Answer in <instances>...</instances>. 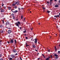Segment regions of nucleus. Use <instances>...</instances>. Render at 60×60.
<instances>
[{
  "label": "nucleus",
  "mask_w": 60,
  "mask_h": 60,
  "mask_svg": "<svg viewBox=\"0 0 60 60\" xmlns=\"http://www.w3.org/2000/svg\"><path fill=\"white\" fill-rule=\"evenodd\" d=\"M15 47H14V49H15Z\"/></svg>",
  "instance_id": "0e129e2a"
},
{
  "label": "nucleus",
  "mask_w": 60,
  "mask_h": 60,
  "mask_svg": "<svg viewBox=\"0 0 60 60\" xmlns=\"http://www.w3.org/2000/svg\"><path fill=\"white\" fill-rule=\"evenodd\" d=\"M20 29H22V28H21V27H20Z\"/></svg>",
  "instance_id": "f704fd0d"
},
{
  "label": "nucleus",
  "mask_w": 60,
  "mask_h": 60,
  "mask_svg": "<svg viewBox=\"0 0 60 60\" xmlns=\"http://www.w3.org/2000/svg\"><path fill=\"white\" fill-rule=\"evenodd\" d=\"M16 26H17L19 28V25L20 24V22H18L17 23H16Z\"/></svg>",
  "instance_id": "f257e3e1"
},
{
  "label": "nucleus",
  "mask_w": 60,
  "mask_h": 60,
  "mask_svg": "<svg viewBox=\"0 0 60 60\" xmlns=\"http://www.w3.org/2000/svg\"><path fill=\"white\" fill-rule=\"evenodd\" d=\"M18 12V11H17V10H16V11L15 10V12H14L15 13H16V12Z\"/></svg>",
  "instance_id": "dca6fc26"
},
{
  "label": "nucleus",
  "mask_w": 60,
  "mask_h": 60,
  "mask_svg": "<svg viewBox=\"0 0 60 60\" xmlns=\"http://www.w3.org/2000/svg\"><path fill=\"white\" fill-rule=\"evenodd\" d=\"M15 4H16V3L15 4H13V6H15Z\"/></svg>",
  "instance_id": "a878e982"
},
{
  "label": "nucleus",
  "mask_w": 60,
  "mask_h": 60,
  "mask_svg": "<svg viewBox=\"0 0 60 60\" xmlns=\"http://www.w3.org/2000/svg\"><path fill=\"white\" fill-rule=\"evenodd\" d=\"M59 3H60V0H59Z\"/></svg>",
  "instance_id": "4c0bfd02"
},
{
  "label": "nucleus",
  "mask_w": 60,
  "mask_h": 60,
  "mask_svg": "<svg viewBox=\"0 0 60 60\" xmlns=\"http://www.w3.org/2000/svg\"><path fill=\"white\" fill-rule=\"evenodd\" d=\"M25 38L26 39H28V38L27 37H26V38Z\"/></svg>",
  "instance_id": "c85d7f7f"
},
{
  "label": "nucleus",
  "mask_w": 60,
  "mask_h": 60,
  "mask_svg": "<svg viewBox=\"0 0 60 60\" xmlns=\"http://www.w3.org/2000/svg\"><path fill=\"white\" fill-rule=\"evenodd\" d=\"M49 60V58H46V59H45V60Z\"/></svg>",
  "instance_id": "f3484780"
},
{
  "label": "nucleus",
  "mask_w": 60,
  "mask_h": 60,
  "mask_svg": "<svg viewBox=\"0 0 60 60\" xmlns=\"http://www.w3.org/2000/svg\"><path fill=\"white\" fill-rule=\"evenodd\" d=\"M52 0H50V2H52Z\"/></svg>",
  "instance_id": "c03bdc74"
},
{
  "label": "nucleus",
  "mask_w": 60,
  "mask_h": 60,
  "mask_svg": "<svg viewBox=\"0 0 60 60\" xmlns=\"http://www.w3.org/2000/svg\"><path fill=\"white\" fill-rule=\"evenodd\" d=\"M15 43H16L17 42H16V40H15Z\"/></svg>",
  "instance_id": "aec40b11"
},
{
  "label": "nucleus",
  "mask_w": 60,
  "mask_h": 60,
  "mask_svg": "<svg viewBox=\"0 0 60 60\" xmlns=\"http://www.w3.org/2000/svg\"><path fill=\"white\" fill-rule=\"evenodd\" d=\"M52 37V36H51L50 37V38H51V37Z\"/></svg>",
  "instance_id": "680f3d73"
},
{
  "label": "nucleus",
  "mask_w": 60,
  "mask_h": 60,
  "mask_svg": "<svg viewBox=\"0 0 60 60\" xmlns=\"http://www.w3.org/2000/svg\"><path fill=\"white\" fill-rule=\"evenodd\" d=\"M8 9L9 10H11V8H10V7H8Z\"/></svg>",
  "instance_id": "6ab92c4d"
},
{
  "label": "nucleus",
  "mask_w": 60,
  "mask_h": 60,
  "mask_svg": "<svg viewBox=\"0 0 60 60\" xmlns=\"http://www.w3.org/2000/svg\"><path fill=\"white\" fill-rule=\"evenodd\" d=\"M38 60H39L40 59V58H38Z\"/></svg>",
  "instance_id": "6e6d98bb"
},
{
  "label": "nucleus",
  "mask_w": 60,
  "mask_h": 60,
  "mask_svg": "<svg viewBox=\"0 0 60 60\" xmlns=\"http://www.w3.org/2000/svg\"><path fill=\"white\" fill-rule=\"evenodd\" d=\"M13 51L15 53H16V52H17V50H16V49H15Z\"/></svg>",
  "instance_id": "20e7f679"
},
{
  "label": "nucleus",
  "mask_w": 60,
  "mask_h": 60,
  "mask_svg": "<svg viewBox=\"0 0 60 60\" xmlns=\"http://www.w3.org/2000/svg\"><path fill=\"white\" fill-rule=\"evenodd\" d=\"M1 26H0V28H1Z\"/></svg>",
  "instance_id": "69168bd1"
},
{
  "label": "nucleus",
  "mask_w": 60,
  "mask_h": 60,
  "mask_svg": "<svg viewBox=\"0 0 60 60\" xmlns=\"http://www.w3.org/2000/svg\"><path fill=\"white\" fill-rule=\"evenodd\" d=\"M42 56H44V55H43V54H42Z\"/></svg>",
  "instance_id": "e2e57ef3"
},
{
  "label": "nucleus",
  "mask_w": 60,
  "mask_h": 60,
  "mask_svg": "<svg viewBox=\"0 0 60 60\" xmlns=\"http://www.w3.org/2000/svg\"><path fill=\"white\" fill-rule=\"evenodd\" d=\"M23 32L24 33H26V31L25 30V31H23Z\"/></svg>",
  "instance_id": "5701e85b"
},
{
  "label": "nucleus",
  "mask_w": 60,
  "mask_h": 60,
  "mask_svg": "<svg viewBox=\"0 0 60 60\" xmlns=\"http://www.w3.org/2000/svg\"><path fill=\"white\" fill-rule=\"evenodd\" d=\"M2 22H3V23H4V20H2Z\"/></svg>",
  "instance_id": "2f4dec72"
},
{
  "label": "nucleus",
  "mask_w": 60,
  "mask_h": 60,
  "mask_svg": "<svg viewBox=\"0 0 60 60\" xmlns=\"http://www.w3.org/2000/svg\"><path fill=\"white\" fill-rule=\"evenodd\" d=\"M47 3H48V4H49V2L48 1H47Z\"/></svg>",
  "instance_id": "09e8293b"
},
{
  "label": "nucleus",
  "mask_w": 60,
  "mask_h": 60,
  "mask_svg": "<svg viewBox=\"0 0 60 60\" xmlns=\"http://www.w3.org/2000/svg\"><path fill=\"white\" fill-rule=\"evenodd\" d=\"M21 19H23V16H22L21 17Z\"/></svg>",
  "instance_id": "4be33fe9"
},
{
  "label": "nucleus",
  "mask_w": 60,
  "mask_h": 60,
  "mask_svg": "<svg viewBox=\"0 0 60 60\" xmlns=\"http://www.w3.org/2000/svg\"><path fill=\"white\" fill-rule=\"evenodd\" d=\"M18 9H19V10H20V8H18Z\"/></svg>",
  "instance_id": "49530a36"
},
{
  "label": "nucleus",
  "mask_w": 60,
  "mask_h": 60,
  "mask_svg": "<svg viewBox=\"0 0 60 60\" xmlns=\"http://www.w3.org/2000/svg\"><path fill=\"white\" fill-rule=\"evenodd\" d=\"M15 10H14V9H12L11 10V11L13 12H15Z\"/></svg>",
  "instance_id": "39448f33"
},
{
  "label": "nucleus",
  "mask_w": 60,
  "mask_h": 60,
  "mask_svg": "<svg viewBox=\"0 0 60 60\" xmlns=\"http://www.w3.org/2000/svg\"><path fill=\"white\" fill-rule=\"evenodd\" d=\"M51 57V58H52V56L51 55H50Z\"/></svg>",
  "instance_id": "393cba45"
},
{
  "label": "nucleus",
  "mask_w": 60,
  "mask_h": 60,
  "mask_svg": "<svg viewBox=\"0 0 60 60\" xmlns=\"http://www.w3.org/2000/svg\"><path fill=\"white\" fill-rule=\"evenodd\" d=\"M35 41L34 42L35 43H37V39H36V38H35Z\"/></svg>",
  "instance_id": "423d86ee"
},
{
  "label": "nucleus",
  "mask_w": 60,
  "mask_h": 60,
  "mask_svg": "<svg viewBox=\"0 0 60 60\" xmlns=\"http://www.w3.org/2000/svg\"><path fill=\"white\" fill-rule=\"evenodd\" d=\"M18 55V54H17V53H16V54L15 55Z\"/></svg>",
  "instance_id": "79ce46f5"
},
{
  "label": "nucleus",
  "mask_w": 60,
  "mask_h": 60,
  "mask_svg": "<svg viewBox=\"0 0 60 60\" xmlns=\"http://www.w3.org/2000/svg\"><path fill=\"white\" fill-rule=\"evenodd\" d=\"M10 42L11 43H13V40L11 39L10 41Z\"/></svg>",
  "instance_id": "f03ea898"
},
{
  "label": "nucleus",
  "mask_w": 60,
  "mask_h": 60,
  "mask_svg": "<svg viewBox=\"0 0 60 60\" xmlns=\"http://www.w3.org/2000/svg\"><path fill=\"white\" fill-rule=\"evenodd\" d=\"M32 46H33V48H35L36 47V46H35V45H33Z\"/></svg>",
  "instance_id": "1a4fd4ad"
},
{
  "label": "nucleus",
  "mask_w": 60,
  "mask_h": 60,
  "mask_svg": "<svg viewBox=\"0 0 60 60\" xmlns=\"http://www.w3.org/2000/svg\"><path fill=\"white\" fill-rule=\"evenodd\" d=\"M2 57V55H0V57Z\"/></svg>",
  "instance_id": "a19ab883"
},
{
  "label": "nucleus",
  "mask_w": 60,
  "mask_h": 60,
  "mask_svg": "<svg viewBox=\"0 0 60 60\" xmlns=\"http://www.w3.org/2000/svg\"><path fill=\"white\" fill-rule=\"evenodd\" d=\"M60 51H58V53H60Z\"/></svg>",
  "instance_id": "c756f323"
},
{
  "label": "nucleus",
  "mask_w": 60,
  "mask_h": 60,
  "mask_svg": "<svg viewBox=\"0 0 60 60\" xmlns=\"http://www.w3.org/2000/svg\"><path fill=\"white\" fill-rule=\"evenodd\" d=\"M31 30H32V28H31Z\"/></svg>",
  "instance_id": "052dcab7"
},
{
  "label": "nucleus",
  "mask_w": 60,
  "mask_h": 60,
  "mask_svg": "<svg viewBox=\"0 0 60 60\" xmlns=\"http://www.w3.org/2000/svg\"><path fill=\"white\" fill-rule=\"evenodd\" d=\"M15 4H17V5H19V2H16L15 3Z\"/></svg>",
  "instance_id": "9b49d317"
},
{
  "label": "nucleus",
  "mask_w": 60,
  "mask_h": 60,
  "mask_svg": "<svg viewBox=\"0 0 60 60\" xmlns=\"http://www.w3.org/2000/svg\"><path fill=\"white\" fill-rule=\"evenodd\" d=\"M59 46H60V45H59Z\"/></svg>",
  "instance_id": "338daca9"
},
{
  "label": "nucleus",
  "mask_w": 60,
  "mask_h": 60,
  "mask_svg": "<svg viewBox=\"0 0 60 60\" xmlns=\"http://www.w3.org/2000/svg\"><path fill=\"white\" fill-rule=\"evenodd\" d=\"M25 18H24V21H25Z\"/></svg>",
  "instance_id": "864d4df0"
},
{
  "label": "nucleus",
  "mask_w": 60,
  "mask_h": 60,
  "mask_svg": "<svg viewBox=\"0 0 60 60\" xmlns=\"http://www.w3.org/2000/svg\"><path fill=\"white\" fill-rule=\"evenodd\" d=\"M33 38H31V40H33Z\"/></svg>",
  "instance_id": "bf43d9fd"
},
{
  "label": "nucleus",
  "mask_w": 60,
  "mask_h": 60,
  "mask_svg": "<svg viewBox=\"0 0 60 60\" xmlns=\"http://www.w3.org/2000/svg\"><path fill=\"white\" fill-rule=\"evenodd\" d=\"M13 19H15V17L14 16H13Z\"/></svg>",
  "instance_id": "bb28decb"
},
{
  "label": "nucleus",
  "mask_w": 60,
  "mask_h": 60,
  "mask_svg": "<svg viewBox=\"0 0 60 60\" xmlns=\"http://www.w3.org/2000/svg\"><path fill=\"white\" fill-rule=\"evenodd\" d=\"M0 33H4V31H0Z\"/></svg>",
  "instance_id": "2eb2a0df"
},
{
  "label": "nucleus",
  "mask_w": 60,
  "mask_h": 60,
  "mask_svg": "<svg viewBox=\"0 0 60 60\" xmlns=\"http://www.w3.org/2000/svg\"><path fill=\"white\" fill-rule=\"evenodd\" d=\"M59 15L60 16V13H59Z\"/></svg>",
  "instance_id": "5fc2aeb1"
},
{
  "label": "nucleus",
  "mask_w": 60,
  "mask_h": 60,
  "mask_svg": "<svg viewBox=\"0 0 60 60\" xmlns=\"http://www.w3.org/2000/svg\"><path fill=\"white\" fill-rule=\"evenodd\" d=\"M55 7H58V5H57V4L56 5H55Z\"/></svg>",
  "instance_id": "f8f14e48"
},
{
  "label": "nucleus",
  "mask_w": 60,
  "mask_h": 60,
  "mask_svg": "<svg viewBox=\"0 0 60 60\" xmlns=\"http://www.w3.org/2000/svg\"><path fill=\"white\" fill-rule=\"evenodd\" d=\"M26 35V34H25L24 35Z\"/></svg>",
  "instance_id": "774afa93"
},
{
  "label": "nucleus",
  "mask_w": 60,
  "mask_h": 60,
  "mask_svg": "<svg viewBox=\"0 0 60 60\" xmlns=\"http://www.w3.org/2000/svg\"><path fill=\"white\" fill-rule=\"evenodd\" d=\"M54 1H57V0H54Z\"/></svg>",
  "instance_id": "8fccbe9b"
},
{
  "label": "nucleus",
  "mask_w": 60,
  "mask_h": 60,
  "mask_svg": "<svg viewBox=\"0 0 60 60\" xmlns=\"http://www.w3.org/2000/svg\"><path fill=\"white\" fill-rule=\"evenodd\" d=\"M0 26L1 27H2L3 26H2V25H0Z\"/></svg>",
  "instance_id": "473e14b6"
},
{
  "label": "nucleus",
  "mask_w": 60,
  "mask_h": 60,
  "mask_svg": "<svg viewBox=\"0 0 60 60\" xmlns=\"http://www.w3.org/2000/svg\"><path fill=\"white\" fill-rule=\"evenodd\" d=\"M28 46V45H26V47H27V46Z\"/></svg>",
  "instance_id": "37998d69"
},
{
  "label": "nucleus",
  "mask_w": 60,
  "mask_h": 60,
  "mask_svg": "<svg viewBox=\"0 0 60 60\" xmlns=\"http://www.w3.org/2000/svg\"><path fill=\"white\" fill-rule=\"evenodd\" d=\"M4 11V9H2L1 10V12H3V11Z\"/></svg>",
  "instance_id": "ddd939ff"
},
{
  "label": "nucleus",
  "mask_w": 60,
  "mask_h": 60,
  "mask_svg": "<svg viewBox=\"0 0 60 60\" xmlns=\"http://www.w3.org/2000/svg\"><path fill=\"white\" fill-rule=\"evenodd\" d=\"M50 58V57H49V56L48 57V58H49H49Z\"/></svg>",
  "instance_id": "58836bf2"
},
{
  "label": "nucleus",
  "mask_w": 60,
  "mask_h": 60,
  "mask_svg": "<svg viewBox=\"0 0 60 60\" xmlns=\"http://www.w3.org/2000/svg\"><path fill=\"white\" fill-rule=\"evenodd\" d=\"M54 56H56V57L58 56L57 55H56V54H55Z\"/></svg>",
  "instance_id": "9d476101"
},
{
  "label": "nucleus",
  "mask_w": 60,
  "mask_h": 60,
  "mask_svg": "<svg viewBox=\"0 0 60 60\" xmlns=\"http://www.w3.org/2000/svg\"><path fill=\"white\" fill-rule=\"evenodd\" d=\"M55 49L56 50V47H55Z\"/></svg>",
  "instance_id": "e433bc0d"
},
{
  "label": "nucleus",
  "mask_w": 60,
  "mask_h": 60,
  "mask_svg": "<svg viewBox=\"0 0 60 60\" xmlns=\"http://www.w3.org/2000/svg\"><path fill=\"white\" fill-rule=\"evenodd\" d=\"M4 4H2V7H3V6H4Z\"/></svg>",
  "instance_id": "cd10ccee"
},
{
  "label": "nucleus",
  "mask_w": 60,
  "mask_h": 60,
  "mask_svg": "<svg viewBox=\"0 0 60 60\" xmlns=\"http://www.w3.org/2000/svg\"><path fill=\"white\" fill-rule=\"evenodd\" d=\"M8 43H10V42H8Z\"/></svg>",
  "instance_id": "de8ad7c7"
},
{
  "label": "nucleus",
  "mask_w": 60,
  "mask_h": 60,
  "mask_svg": "<svg viewBox=\"0 0 60 60\" xmlns=\"http://www.w3.org/2000/svg\"><path fill=\"white\" fill-rule=\"evenodd\" d=\"M58 58V57H55L56 59H57V58Z\"/></svg>",
  "instance_id": "7c9ffc66"
},
{
  "label": "nucleus",
  "mask_w": 60,
  "mask_h": 60,
  "mask_svg": "<svg viewBox=\"0 0 60 60\" xmlns=\"http://www.w3.org/2000/svg\"><path fill=\"white\" fill-rule=\"evenodd\" d=\"M49 50H50L49 49V50H48V52H50L49 51Z\"/></svg>",
  "instance_id": "ea45409f"
},
{
  "label": "nucleus",
  "mask_w": 60,
  "mask_h": 60,
  "mask_svg": "<svg viewBox=\"0 0 60 60\" xmlns=\"http://www.w3.org/2000/svg\"><path fill=\"white\" fill-rule=\"evenodd\" d=\"M55 35H56H56H57V34H55Z\"/></svg>",
  "instance_id": "4d7b16f0"
},
{
  "label": "nucleus",
  "mask_w": 60,
  "mask_h": 60,
  "mask_svg": "<svg viewBox=\"0 0 60 60\" xmlns=\"http://www.w3.org/2000/svg\"><path fill=\"white\" fill-rule=\"evenodd\" d=\"M11 56L12 57V58H14V56L13 55H12Z\"/></svg>",
  "instance_id": "6e6552de"
},
{
  "label": "nucleus",
  "mask_w": 60,
  "mask_h": 60,
  "mask_svg": "<svg viewBox=\"0 0 60 60\" xmlns=\"http://www.w3.org/2000/svg\"><path fill=\"white\" fill-rule=\"evenodd\" d=\"M11 33V30H9L8 31V34H10Z\"/></svg>",
  "instance_id": "0eeeda50"
},
{
  "label": "nucleus",
  "mask_w": 60,
  "mask_h": 60,
  "mask_svg": "<svg viewBox=\"0 0 60 60\" xmlns=\"http://www.w3.org/2000/svg\"><path fill=\"white\" fill-rule=\"evenodd\" d=\"M14 8L15 9H16V8H17V6L15 7Z\"/></svg>",
  "instance_id": "412c9836"
},
{
  "label": "nucleus",
  "mask_w": 60,
  "mask_h": 60,
  "mask_svg": "<svg viewBox=\"0 0 60 60\" xmlns=\"http://www.w3.org/2000/svg\"><path fill=\"white\" fill-rule=\"evenodd\" d=\"M43 56L45 58V56L44 55H43Z\"/></svg>",
  "instance_id": "603ef678"
},
{
  "label": "nucleus",
  "mask_w": 60,
  "mask_h": 60,
  "mask_svg": "<svg viewBox=\"0 0 60 60\" xmlns=\"http://www.w3.org/2000/svg\"><path fill=\"white\" fill-rule=\"evenodd\" d=\"M30 13H31V11H30Z\"/></svg>",
  "instance_id": "13d9d810"
},
{
  "label": "nucleus",
  "mask_w": 60,
  "mask_h": 60,
  "mask_svg": "<svg viewBox=\"0 0 60 60\" xmlns=\"http://www.w3.org/2000/svg\"><path fill=\"white\" fill-rule=\"evenodd\" d=\"M12 58H10V60H12Z\"/></svg>",
  "instance_id": "b1692460"
},
{
  "label": "nucleus",
  "mask_w": 60,
  "mask_h": 60,
  "mask_svg": "<svg viewBox=\"0 0 60 60\" xmlns=\"http://www.w3.org/2000/svg\"><path fill=\"white\" fill-rule=\"evenodd\" d=\"M57 17H59V15H56V18H57Z\"/></svg>",
  "instance_id": "4468645a"
},
{
  "label": "nucleus",
  "mask_w": 60,
  "mask_h": 60,
  "mask_svg": "<svg viewBox=\"0 0 60 60\" xmlns=\"http://www.w3.org/2000/svg\"><path fill=\"white\" fill-rule=\"evenodd\" d=\"M47 12H48V13H49V12H50V11H47Z\"/></svg>",
  "instance_id": "a211bd4d"
},
{
  "label": "nucleus",
  "mask_w": 60,
  "mask_h": 60,
  "mask_svg": "<svg viewBox=\"0 0 60 60\" xmlns=\"http://www.w3.org/2000/svg\"><path fill=\"white\" fill-rule=\"evenodd\" d=\"M43 8V9L44 10H45V8Z\"/></svg>",
  "instance_id": "72a5a7b5"
},
{
  "label": "nucleus",
  "mask_w": 60,
  "mask_h": 60,
  "mask_svg": "<svg viewBox=\"0 0 60 60\" xmlns=\"http://www.w3.org/2000/svg\"><path fill=\"white\" fill-rule=\"evenodd\" d=\"M9 24H10V23H9V22L8 21L6 23V25H9Z\"/></svg>",
  "instance_id": "7ed1b4c3"
},
{
  "label": "nucleus",
  "mask_w": 60,
  "mask_h": 60,
  "mask_svg": "<svg viewBox=\"0 0 60 60\" xmlns=\"http://www.w3.org/2000/svg\"><path fill=\"white\" fill-rule=\"evenodd\" d=\"M54 17H56V15H55L54 16Z\"/></svg>",
  "instance_id": "a18cd8bd"
},
{
  "label": "nucleus",
  "mask_w": 60,
  "mask_h": 60,
  "mask_svg": "<svg viewBox=\"0 0 60 60\" xmlns=\"http://www.w3.org/2000/svg\"><path fill=\"white\" fill-rule=\"evenodd\" d=\"M38 24H39V25H40V23H39Z\"/></svg>",
  "instance_id": "3c124183"
},
{
  "label": "nucleus",
  "mask_w": 60,
  "mask_h": 60,
  "mask_svg": "<svg viewBox=\"0 0 60 60\" xmlns=\"http://www.w3.org/2000/svg\"><path fill=\"white\" fill-rule=\"evenodd\" d=\"M35 50V51H38V50Z\"/></svg>",
  "instance_id": "c9c22d12"
}]
</instances>
